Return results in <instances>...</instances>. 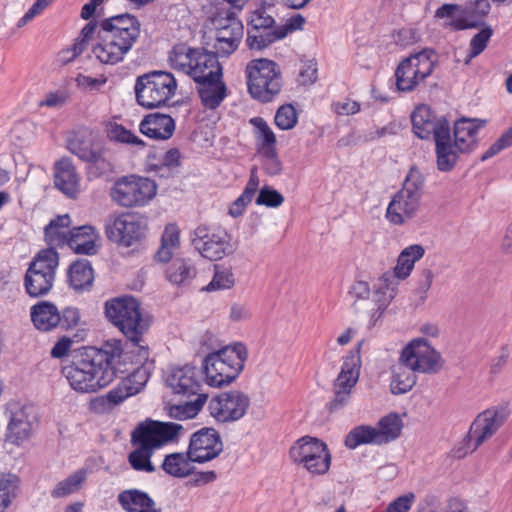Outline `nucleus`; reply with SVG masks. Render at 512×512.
<instances>
[{
	"mask_svg": "<svg viewBox=\"0 0 512 512\" xmlns=\"http://www.w3.org/2000/svg\"><path fill=\"white\" fill-rule=\"evenodd\" d=\"M425 253L423 246L413 244L399 254L392 272L383 273L371 288L365 281H355L350 289L351 307L355 312H367L376 321L390 305L398 292L399 281L406 279L415 263Z\"/></svg>",
	"mask_w": 512,
	"mask_h": 512,
	"instance_id": "obj_1",
	"label": "nucleus"
},
{
	"mask_svg": "<svg viewBox=\"0 0 512 512\" xmlns=\"http://www.w3.org/2000/svg\"><path fill=\"white\" fill-rule=\"evenodd\" d=\"M140 36V23L130 14L112 16L100 21L91 55L103 65L121 63Z\"/></svg>",
	"mask_w": 512,
	"mask_h": 512,
	"instance_id": "obj_2",
	"label": "nucleus"
},
{
	"mask_svg": "<svg viewBox=\"0 0 512 512\" xmlns=\"http://www.w3.org/2000/svg\"><path fill=\"white\" fill-rule=\"evenodd\" d=\"M182 430V425L173 422L151 421L139 425L132 433L136 449L128 457L131 467L136 471L154 472L155 467L150 460L154 450L173 441Z\"/></svg>",
	"mask_w": 512,
	"mask_h": 512,
	"instance_id": "obj_3",
	"label": "nucleus"
},
{
	"mask_svg": "<svg viewBox=\"0 0 512 512\" xmlns=\"http://www.w3.org/2000/svg\"><path fill=\"white\" fill-rule=\"evenodd\" d=\"M424 175L417 168H411L402 188L392 197L386 219L393 225H404L414 219L420 209L424 193Z\"/></svg>",
	"mask_w": 512,
	"mask_h": 512,
	"instance_id": "obj_4",
	"label": "nucleus"
},
{
	"mask_svg": "<svg viewBox=\"0 0 512 512\" xmlns=\"http://www.w3.org/2000/svg\"><path fill=\"white\" fill-rule=\"evenodd\" d=\"M247 360V349L241 343L227 346L207 355L203 362L206 383L221 387L236 379Z\"/></svg>",
	"mask_w": 512,
	"mask_h": 512,
	"instance_id": "obj_5",
	"label": "nucleus"
},
{
	"mask_svg": "<svg viewBox=\"0 0 512 512\" xmlns=\"http://www.w3.org/2000/svg\"><path fill=\"white\" fill-rule=\"evenodd\" d=\"M62 373L70 387L82 394L97 392L112 382V372L102 369L88 350L65 366Z\"/></svg>",
	"mask_w": 512,
	"mask_h": 512,
	"instance_id": "obj_6",
	"label": "nucleus"
},
{
	"mask_svg": "<svg viewBox=\"0 0 512 512\" xmlns=\"http://www.w3.org/2000/svg\"><path fill=\"white\" fill-rule=\"evenodd\" d=\"M106 318L129 340L140 341L149 328V320L142 313L140 303L131 296L111 299L105 303Z\"/></svg>",
	"mask_w": 512,
	"mask_h": 512,
	"instance_id": "obj_7",
	"label": "nucleus"
},
{
	"mask_svg": "<svg viewBox=\"0 0 512 512\" xmlns=\"http://www.w3.org/2000/svg\"><path fill=\"white\" fill-rule=\"evenodd\" d=\"M140 341L122 342L118 339H110L103 343L100 349L88 351L99 363L102 369L112 372V381L116 377L117 366L136 364L141 365L148 358V349L139 344Z\"/></svg>",
	"mask_w": 512,
	"mask_h": 512,
	"instance_id": "obj_8",
	"label": "nucleus"
},
{
	"mask_svg": "<svg viewBox=\"0 0 512 512\" xmlns=\"http://www.w3.org/2000/svg\"><path fill=\"white\" fill-rule=\"evenodd\" d=\"M247 85L251 96L262 102H269L282 87L278 64L266 58L254 59L246 67Z\"/></svg>",
	"mask_w": 512,
	"mask_h": 512,
	"instance_id": "obj_9",
	"label": "nucleus"
},
{
	"mask_svg": "<svg viewBox=\"0 0 512 512\" xmlns=\"http://www.w3.org/2000/svg\"><path fill=\"white\" fill-rule=\"evenodd\" d=\"M177 82L173 74L153 71L137 78L136 99L142 107L152 109L165 105L176 93Z\"/></svg>",
	"mask_w": 512,
	"mask_h": 512,
	"instance_id": "obj_10",
	"label": "nucleus"
},
{
	"mask_svg": "<svg viewBox=\"0 0 512 512\" xmlns=\"http://www.w3.org/2000/svg\"><path fill=\"white\" fill-rule=\"evenodd\" d=\"M58 253L54 248L40 251L30 263L24 278V287L31 297L46 295L53 287Z\"/></svg>",
	"mask_w": 512,
	"mask_h": 512,
	"instance_id": "obj_11",
	"label": "nucleus"
},
{
	"mask_svg": "<svg viewBox=\"0 0 512 512\" xmlns=\"http://www.w3.org/2000/svg\"><path fill=\"white\" fill-rule=\"evenodd\" d=\"M508 415L507 409L503 407L488 408L478 414L470 426L464 446L455 449V456L462 458L474 452L498 431Z\"/></svg>",
	"mask_w": 512,
	"mask_h": 512,
	"instance_id": "obj_12",
	"label": "nucleus"
},
{
	"mask_svg": "<svg viewBox=\"0 0 512 512\" xmlns=\"http://www.w3.org/2000/svg\"><path fill=\"white\" fill-rule=\"evenodd\" d=\"M157 193V185L146 177L123 176L110 189V198L119 206L132 208L147 205Z\"/></svg>",
	"mask_w": 512,
	"mask_h": 512,
	"instance_id": "obj_13",
	"label": "nucleus"
},
{
	"mask_svg": "<svg viewBox=\"0 0 512 512\" xmlns=\"http://www.w3.org/2000/svg\"><path fill=\"white\" fill-rule=\"evenodd\" d=\"M291 460L312 475L326 474L331 465V453L325 442L311 436L298 439L290 448Z\"/></svg>",
	"mask_w": 512,
	"mask_h": 512,
	"instance_id": "obj_14",
	"label": "nucleus"
},
{
	"mask_svg": "<svg viewBox=\"0 0 512 512\" xmlns=\"http://www.w3.org/2000/svg\"><path fill=\"white\" fill-rule=\"evenodd\" d=\"M436 55L431 49H424L405 58L395 71L396 85L403 92L412 91L433 72Z\"/></svg>",
	"mask_w": 512,
	"mask_h": 512,
	"instance_id": "obj_15",
	"label": "nucleus"
},
{
	"mask_svg": "<svg viewBox=\"0 0 512 512\" xmlns=\"http://www.w3.org/2000/svg\"><path fill=\"white\" fill-rule=\"evenodd\" d=\"M193 246L202 257L217 261L236 250L232 236L223 228L198 226L192 239Z\"/></svg>",
	"mask_w": 512,
	"mask_h": 512,
	"instance_id": "obj_16",
	"label": "nucleus"
},
{
	"mask_svg": "<svg viewBox=\"0 0 512 512\" xmlns=\"http://www.w3.org/2000/svg\"><path fill=\"white\" fill-rule=\"evenodd\" d=\"M360 342L355 351H351L343 360L340 372L333 383L334 397L330 402L331 410H338L346 406L351 399L352 390L360 376L361 358Z\"/></svg>",
	"mask_w": 512,
	"mask_h": 512,
	"instance_id": "obj_17",
	"label": "nucleus"
},
{
	"mask_svg": "<svg viewBox=\"0 0 512 512\" xmlns=\"http://www.w3.org/2000/svg\"><path fill=\"white\" fill-rule=\"evenodd\" d=\"M401 360L417 373L434 374L443 367L444 360L433 346L424 338H415L402 350Z\"/></svg>",
	"mask_w": 512,
	"mask_h": 512,
	"instance_id": "obj_18",
	"label": "nucleus"
},
{
	"mask_svg": "<svg viewBox=\"0 0 512 512\" xmlns=\"http://www.w3.org/2000/svg\"><path fill=\"white\" fill-rule=\"evenodd\" d=\"M251 405L248 394L240 390L221 392L208 403L209 414L220 423L242 419Z\"/></svg>",
	"mask_w": 512,
	"mask_h": 512,
	"instance_id": "obj_19",
	"label": "nucleus"
},
{
	"mask_svg": "<svg viewBox=\"0 0 512 512\" xmlns=\"http://www.w3.org/2000/svg\"><path fill=\"white\" fill-rule=\"evenodd\" d=\"M215 28V44L217 53L229 56L239 46L243 37V24L234 13H226V16H216L213 19Z\"/></svg>",
	"mask_w": 512,
	"mask_h": 512,
	"instance_id": "obj_20",
	"label": "nucleus"
},
{
	"mask_svg": "<svg viewBox=\"0 0 512 512\" xmlns=\"http://www.w3.org/2000/svg\"><path fill=\"white\" fill-rule=\"evenodd\" d=\"M108 239L125 247H130L142 239L145 228L131 214L110 216L105 224Z\"/></svg>",
	"mask_w": 512,
	"mask_h": 512,
	"instance_id": "obj_21",
	"label": "nucleus"
},
{
	"mask_svg": "<svg viewBox=\"0 0 512 512\" xmlns=\"http://www.w3.org/2000/svg\"><path fill=\"white\" fill-rule=\"evenodd\" d=\"M187 450L195 463L203 464L222 453L223 442L215 429L202 428L191 435Z\"/></svg>",
	"mask_w": 512,
	"mask_h": 512,
	"instance_id": "obj_22",
	"label": "nucleus"
},
{
	"mask_svg": "<svg viewBox=\"0 0 512 512\" xmlns=\"http://www.w3.org/2000/svg\"><path fill=\"white\" fill-rule=\"evenodd\" d=\"M8 413L9 421L6 430V441L20 445L32 433V425L35 419L34 410L30 406L11 404L8 408Z\"/></svg>",
	"mask_w": 512,
	"mask_h": 512,
	"instance_id": "obj_23",
	"label": "nucleus"
},
{
	"mask_svg": "<svg viewBox=\"0 0 512 512\" xmlns=\"http://www.w3.org/2000/svg\"><path fill=\"white\" fill-rule=\"evenodd\" d=\"M412 127L415 135L420 139H429L432 135L437 137L441 129H449L446 119H436L427 105L418 106L411 115Z\"/></svg>",
	"mask_w": 512,
	"mask_h": 512,
	"instance_id": "obj_24",
	"label": "nucleus"
},
{
	"mask_svg": "<svg viewBox=\"0 0 512 512\" xmlns=\"http://www.w3.org/2000/svg\"><path fill=\"white\" fill-rule=\"evenodd\" d=\"M487 124L485 119L478 118H462L454 124L455 146L461 153L473 150L478 141V132Z\"/></svg>",
	"mask_w": 512,
	"mask_h": 512,
	"instance_id": "obj_25",
	"label": "nucleus"
},
{
	"mask_svg": "<svg viewBox=\"0 0 512 512\" xmlns=\"http://www.w3.org/2000/svg\"><path fill=\"white\" fill-rule=\"evenodd\" d=\"M167 383L176 394L198 396L201 393V384L197 380V371L189 365L172 368L167 377Z\"/></svg>",
	"mask_w": 512,
	"mask_h": 512,
	"instance_id": "obj_26",
	"label": "nucleus"
},
{
	"mask_svg": "<svg viewBox=\"0 0 512 512\" xmlns=\"http://www.w3.org/2000/svg\"><path fill=\"white\" fill-rule=\"evenodd\" d=\"M54 184L70 198H76L80 194V176L70 159L63 158L56 163Z\"/></svg>",
	"mask_w": 512,
	"mask_h": 512,
	"instance_id": "obj_27",
	"label": "nucleus"
},
{
	"mask_svg": "<svg viewBox=\"0 0 512 512\" xmlns=\"http://www.w3.org/2000/svg\"><path fill=\"white\" fill-rule=\"evenodd\" d=\"M193 59L188 76L196 83L206 81L212 77L222 76V68L215 53L197 49Z\"/></svg>",
	"mask_w": 512,
	"mask_h": 512,
	"instance_id": "obj_28",
	"label": "nucleus"
},
{
	"mask_svg": "<svg viewBox=\"0 0 512 512\" xmlns=\"http://www.w3.org/2000/svg\"><path fill=\"white\" fill-rule=\"evenodd\" d=\"M434 140L437 168L442 172L451 171L456 165L458 155L461 152L452 141L450 128L441 129Z\"/></svg>",
	"mask_w": 512,
	"mask_h": 512,
	"instance_id": "obj_29",
	"label": "nucleus"
},
{
	"mask_svg": "<svg viewBox=\"0 0 512 512\" xmlns=\"http://www.w3.org/2000/svg\"><path fill=\"white\" fill-rule=\"evenodd\" d=\"M117 501L124 512H163L147 492L136 488L121 491Z\"/></svg>",
	"mask_w": 512,
	"mask_h": 512,
	"instance_id": "obj_30",
	"label": "nucleus"
},
{
	"mask_svg": "<svg viewBox=\"0 0 512 512\" xmlns=\"http://www.w3.org/2000/svg\"><path fill=\"white\" fill-rule=\"evenodd\" d=\"M139 130L149 138L167 140L175 131V122L167 114L153 113L144 117L139 124Z\"/></svg>",
	"mask_w": 512,
	"mask_h": 512,
	"instance_id": "obj_31",
	"label": "nucleus"
},
{
	"mask_svg": "<svg viewBox=\"0 0 512 512\" xmlns=\"http://www.w3.org/2000/svg\"><path fill=\"white\" fill-rule=\"evenodd\" d=\"M67 245L77 254L94 255L99 234L90 225L72 228Z\"/></svg>",
	"mask_w": 512,
	"mask_h": 512,
	"instance_id": "obj_32",
	"label": "nucleus"
},
{
	"mask_svg": "<svg viewBox=\"0 0 512 512\" xmlns=\"http://www.w3.org/2000/svg\"><path fill=\"white\" fill-rule=\"evenodd\" d=\"M435 17L446 19V26L454 30H464L477 26V21L468 16V10L457 4H443L435 12Z\"/></svg>",
	"mask_w": 512,
	"mask_h": 512,
	"instance_id": "obj_33",
	"label": "nucleus"
},
{
	"mask_svg": "<svg viewBox=\"0 0 512 512\" xmlns=\"http://www.w3.org/2000/svg\"><path fill=\"white\" fill-rule=\"evenodd\" d=\"M100 146L95 142L94 134L89 129H79L67 142L68 150L85 162L94 155L95 150Z\"/></svg>",
	"mask_w": 512,
	"mask_h": 512,
	"instance_id": "obj_34",
	"label": "nucleus"
},
{
	"mask_svg": "<svg viewBox=\"0 0 512 512\" xmlns=\"http://www.w3.org/2000/svg\"><path fill=\"white\" fill-rule=\"evenodd\" d=\"M31 320L38 330L50 331L61 323V314L51 302H40L31 308Z\"/></svg>",
	"mask_w": 512,
	"mask_h": 512,
	"instance_id": "obj_35",
	"label": "nucleus"
},
{
	"mask_svg": "<svg viewBox=\"0 0 512 512\" xmlns=\"http://www.w3.org/2000/svg\"><path fill=\"white\" fill-rule=\"evenodd\" d=\"M197 84L199 96L206 108H217L227 96V89L225 83L222 81V76L212 77Z\"/></svg>",
	"mask_w": 512,
	"mask_h": 512,
	"instance_id": "obj_36",
	"label": "nucleus"
},
{
	"mask_svg": "<svg viewBox=\"0 0 512 512\" xmlns=\"http://www.w3.org/2000/svg\"><path fill=\"white\" fill-rule=\"evenodd\" d=\"M195 463L189 455V452H176L165 456L162 462V469L170 476L176 478H185L193 473Z\"/></svg>",
	"mask_w": 512,
	"mask_h": 512,
	"instance_id": "obj_37",
	"label": "nucleus"
},
{
	"mask_svg": "<svg viewBox=\"0 0 512 512\" xmlns=\"http://www.w3.org/2000/svg\"><path fill=\"white\" fill-rule=\"evenodd\" d=\"M71 219L69 214L59 215L52 219L45 227V239L52 246H63L67 244L70 236Z\"/></svg>",
	"mask_w": 512,
	"mask_h": 512,
	"instance_id": "obj_38",
	"label": "nucleus"
},
{
	"mask_svg": "<svg viewBox=\"0 0 512 512\" xmlns=\"http://www.w3.org/2000/svg\"><path fill=\"white\" fill-rule=\"evenodd\" d=\"M70 286L76 291H83L92 286L94 272L88 260H78L71 264L68 272Z\"/></svg>",
	"mask_w": 512,
	"mask_h": 512,
	"instance_id": "obj_39",
	"label": "nucleus"
},
{
	"mask_svg": "<svg viewBox=\"0 0 512 512\" xmlns=\"http://www.w3.org/2000/svg\"><path fill=\"white\" fill-rule=\"evenodd\" d=\"M416 373L399 358L398 363L392 369L391 392L398 395L410 391L416 383Z\"/></svg>",
	"mask_w": 512,
	"mask_h": 512,
	"instance_id": "obj_40",
	"label": "nucleus"
},
{
	"mask_svg": "<svg viewBox=\"0 0 512 512\" xmlns=\"http://www.w3.org/2000/svg\"><path fill=\"white\" fill-rule=\"evenodd\" d=\"M250 123L255 129L254 135L258 152L271 154L276 150V136L268 123L261 117L251 118Z\"/></svg>",
	"mask_w": 512,
	"mask_h": 512,
	"instance_id": "obj_41",
	"label": "nucleus"
},
{
	"mask_svg": "<svg viewBox=\"0 0 512 512\" xmlns=\"http://www.w3.org/2000/svg\"><path fill=\"white\" fill-rule=\"evenodd\" d=\"M197 49L191 48L186 44L173 46L168 52L167 61L169 66L178 72L189 75Z\"/></svg>",
	"mask_w": 512,
	"mask_h": 512,
	"instance_id": "obj_42",
	"label": "nucleus"
},
{
	"mask_svg": "<svg viewBox=\"0 0 512 512\" xmlns=\"http://www.w3.org/2000/svg\"><path fill=\"white\" fill-rule=\"evenodd\" d=\"M259 185L260 180L257 175V171L253 168L242 194L229 207L228 213L231 217L237 218L244 213L247 205L251 203L255 197V194L259 189Z\"/></svg>",
	"mask_w": 512,
	"mask_h": 512,
	"instance_id": "obj_43",
	"label": "nucleus"
},
{
	"mask_svg": "<svg viewBox=\"0 0 512 512\" xmlns=\"http://www.w3.org/2000/svg\"><path fill=\"white\" fill-rule=\"evenodd\" d=\"M345 446L356 449L360 445H381L377 428L369 425L354 427L345 437Z\"/></svg>",
	"mask_w": 512,
	"mask_h": 512,
	"instance_id": "obj_44",
	"label": "nucleus"
},
{
	"mask_svg": "<svg viewBox=\"0 0 512 512\" xmlns=\"http://www.w3.org/2000/svg\"><path fill=\"white\" fill-rule=\"evenodd\" d=\"M88 475L89 470L86 468H81L73 472L67 478L56 484L51 491V496L53 498H64L77 492L87 480Z\"/></svg>",
	"mask_w": 512,
	"mask_h": 512,
	"instance_id": "obj_45",
	"label": "nucleus"
},
{
	"mask_svg": "<svg viewBox=\"0 0 512 512\" xmlns=\"http://www.w3.org/2000/svg\"><path fill=\"white\" fill-rule=\"evenodd\" d=\"M180 245V230L176 224H168L161 238V246L157 251L156 258L161 262H167L172 258L175 250Z\"/></svg>",
	"mask_w": 512,
	"mask_h": 512,
	"instance_id": "obj_46",
	"label": "nucleus"
},
{
	"mask_svg": "<svg viewBox=\"0 0 512 512\" xmlns=\"http://www.w3.org/2000/svg\"><path fill=\"white\" fill-rule=\"evenodd\" d=\"M196 268L188 259H175L168 267L166 274L173 284L189 283L196 276Z\"/></svg>",
	"mask_w": 512,
	"mask_h": 512,
	"instance_id": "obj_47",
	"label": "nucleus"
},
{
	"mask_svg": "<svg viewBox=\"0 0 512 512\" xmlns=\"http://www.w3.org/2000/svg\"><path fill=\"white\" fill-rule=\"evenodd\" d=\"M377 432L382 444L389 443L400 436L403 428L401 417L396 413H390L378 422Z\"/></svg>",
	"mask_w": 512,
	"mask_h": 512,
	"instance_id": "obj_48",
	"label": "nucleus"
},
{
	"mask_svg": "<svg viewBox=\"0 0 512 512\" xmlns=\"http://www.w3.org/2000/svg\"><path fill=\"white\" fill-rule=\"evenodd\" d=\"M207 400L208 395L200 393L193 401L171 406L169 408V416L177 420L192 419L201 411Z\"/></svg>",
	"mask_w": 512,
	"mask_h": 512,
	"instance_id": "obj_49",
	"label": "nucleus"
},
{
	"mask_svg": "<svg viewBox=\"0 0 512 512\" xmlns=\"http://www.w3.org/2000/svg\"><path fill=\"white\" fill-rule=\"evenodd\" d=\"M287 35L285 29L248 31L247 44L250 49L261 50Z\"/></svg>",
	"mask_w": 512,
	"mask_h": 512,
	"instance_id": "obj_50",
	"label": "nucleus"
},
{
	"mask_svg": "<svg viewBox=\"0 0 512 512\" xmlns=\"http://www.w3.org/2000/svg\"><path fill=\"white\" fill-rule=\"evenodd\" d=\"M235 285V276L231 268L215 266V272L210 283L203 288L204 291H219L231 289Z\"/></svg>",
	"mask_w": 512,
	"mask_h": 512,
	"instance_id": "obj_51",
	"label": "nucleus"
},
{
	"mask_svg": "<svg viewBox=\"0 0 512 512\" xmlns=\"http://www.w3.org/2000/svg\"><path fill=\"white\" fill-rule=\"evenodd\" d=\"M136 394L137 389L129 388L125 382H122L116 388L110 390L105 397L97 398L95 403L111 408L113 406L119 405L128 397L134 396Z\"/></svg>",
	"mask_w": 512,
	"mask_h": 512,
	"instance_id": "obj_52",
	"label": "nucleus"
},
{
	"mask_svg": "<svg viewBox=\"0 0 512 512\" xmlns=\"http://www.w3.org/2000/svg\"><path fill=\"white\" fill-rule=\"evenodd\" d=\"M108 136L111 140L117 142L126 143L140 148H144L145 146L142 139L117 123H110L108 125Z\"/></svg>",
	"mask_w": 512,
	"mask_h": 512,
	"instance_id": "obj_53",
	"label": "nucleus"
},
{
	"mask_svg": "<svg viewBox=\"0 0 512 512\" xmlns=\"http://www.w3.org/2000/svg\"><path fill=\"white\" fill-rule=\"evenodd\" d=\"M86 162L91 164L90 173L95 177H99L102 174L111 172L113 169V165L109 159L108 153L102 146L95 150L94 155Z\"/></svg>",
	"mask_w": 512,
	"mask_h": 512,
	"instance_id": "obj_54",
	"label": "nucleus"
},
{
	"mask_svg": "<svg viewBox=\"0 0 512 512\" xmlns=\"http://www.w3.org/2000/svg\"><path fill=\"white\" fill-rule=\"evenodd\" d=\"M76 87L83 92L93 93L99 92L101 88L107 83L108 78L104 74L98 77H92L84 73H78L74 78Z\"/></svg>",
	"mask_w": 512,
	"mask_h": 512,
	"instance_id": "obj_55",
	"label": "nucleus"
},
{
	"mask_svg": "<svg viewBox=\"0 0 512 512\" xmlns=\"http://www.w3.org/2000/svg\"><path fill=\"white\" fill-rule=\"evenodd\" d=\"M297 113L291 104L282 105L275 114V124L281 130H290L297 124Z\"/></svg>",
	"mask_w": 512,
	"mask_h": 512,
	"instance_id": "obj_56",
	"label": "nucleus"
},
{
	"mask_svg": "<svg viewBox=\"0 0 512 512\" xmlns=\"http://www.w3.org/2000/svg\"><path fill=\"white\" fill-rule=\"evenodd\" d=\"M259 193L255 199V203L259 206H266L270 208H277L284 202V197L277 190L270 186H263L258 189Z\"/></svg>",
	"mask_w": 512,
	"mask_h": 512,
	"instance_id": "obj_57",
	"label": "nucleus"
},
{
	"mask_svg": "<svg viewBox=\"0 0 512 512\" xmlns=\"http://www.w3.org/2000/svg\"><path fill=\"white\" fill-rule=\"evenodd\" d=\"M492 29L485 27L479 31L470 41V54L465 63L468 64L474 57L481 54L487 47V43L492 36Z\"/></svg>",
	"mask_w": 512,
	"mask_h": 512,
	"instance_id": "obj_58",
	"label": "nucleus"
},
{
	"mask_svg": "<svg viewBox=\"0 0 512 512\" xmlns=\"http://www.w3.org/2000/svg\"><path fill=\"white\" fill-rule=\"evenodd\" d=\"M317 62L314 59H308L301 62L299 68L298 82L301 85H312L317 80Z\"/></svg>",
	"mask_w": 512,
	"mask_h": 512,
	"instance_id": "obj_59",
	"label": "nucleus"
},
{
	"mask_svg": "<svg viewBox=\"0 0 512 512\" xmlns=\"http://www.w3.org/2000/svg\"><path fill=\"white\" fill-rule=\"evenodd\" d=\"M274 19L264 10H256L252 12L249 19V27L252 31L275 30L272 25Z\"/></svg>",
	"mask_w": 512,
	"mask_h": 512,
	"instance_id": "obj_60",
	"label": "nucleus"
},
{
	"mask_svg": "<svg viewBox=\"0 0 512 512\" xmlns=\"http://www.w3.org/2000/svg\"><path fill=\"white\" fill-rule=\"evenodd\" d=\"M54 0H36L28 11L18 20L17 27L22 28L31 22L35 17L41 15Z\"/></svg>",
	"mask_w": 512,
	"mask_h": 512,
	"instance_id": "obj_61",
	"label": "nucleus"
},
{
	"mask_svg": "<svg viewBox=\"0 0 512 512\" xmlns=\"http://www.w3.org/2000/svg\"><path fill=\"white\" fill-rule=\"evenodd\" d=\"M490 7L491 5L489 0H469V2L464 6V8L468 10V16L476 20L477 25L479 24L480 19L489 13Z\"/></svg>",
	"mask_w": 512,
	"mask_h": 512,
	"instance_id": "obj_62",
	"label": "nucleus"
},
{
	"mask_svg": "<svg viewBox=\"0 0 512 512\" xmlns=\"http://www.w3.org/2000/svg\"><path fill=\"white\" fill-rule=\"evenodd\" d=\"M149 379V373L144 367H138L123 382L129 388L137 389V394L143 389Z\"/></svg>",
	"mask_w": 512,
	"mask_h": 512,
	"instance_id": "obj_63",
	"label": "nucleus"
},
{
	"mask_svg": "<svg viewBox=\"0 0 512 512\" xmlns=\"http://www.w3.org/2000/svg\"><path fill=\"white\" fill-rule=\"evenodd\" d=\"M415 501V494L409 492L392 501L384 512H408Z\"/></svg>",
	"mask_w": 512,
	"mask_h": 512,
	"instance_id": "obj_64",
	"label": "nucleus"
}]
</instances>
